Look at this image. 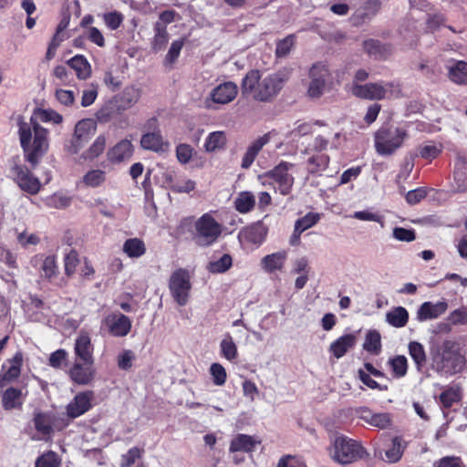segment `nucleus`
I'll return each mask as SVG.
<instances>
[{"mask_svg":"<svg viewBox=\"0 0 467 467\" xmlns=\"http://www.w3.org/2000/svg\"><path fill=\"white\" fill-rule=\"evenodd\" d=\"M287 254L285 251H279L264 256L261 260L262 268L267 273H273L281 270L286 260Z\"/></svg>","mask_w":467,"mask_h":467,"instance_id":"26","label":"nucleus"},{"mask_svg":"<svg viewBox=\"0 0 467 467\" xmlns=\"http://www.w3.org/2000/svg\"><path fill=\"white\" fill-rule=\"evenodd\" d=\"M95 131L96 123L92 119H86L78 121L75 126L74 136L68 151L72 154H77Z\"/></svg>","mask_w":467,"mask_h":467,"instance_id":"11","label":"nucleus"},{"mask_svg":"<svg viewBox=\"0 0 467 467\" xmlns=\"http://www.w3.org/2000/svg\"><path fill=\"white\" fill-rule=\"evenodd\" d=\"M237 92V85L232 81L220 84L212 89L210 98L205 101L206 108H211V102L217 104H228L235 99Z\"/></svg>","mask_w":467,"mask_h":467,"instance_id":"12","label":"nucleus"},{"mask_svg":"<svg viewBox=\"0 0 467 467\" xmlns=\"http://www.w3.org/2000/svg\"><path fill=\"white\" fill-rule=\"evenodd\" d=\"M295 45V37L289 35L276 43L275 56L278 58L285 57Z\"/></svg>","mask_w":467,"mask_h":467,"instance_id":"48","label":"nucleus"},{"mask_svg":"<svg viewBox=\"0 0 467 467\" xmlns=\"http://www.w3.org/2000/svg\"><path fill=\"white\" fill-rule=\"evenodd\" d=\"M34 424L36 430L43 436H49L53 431L51 419L46 413H36L34 416Z\"/></svg>","mask_w":467,"mask_h":467,"instance_id":"41","label":"nucleus"},{"mask_svg":"<svg viewBox=\"0 0 467 467\" xmlns=\"http://www.w3.org/2000/svg\"><path fill=\"white\" fill-rule=\"evenodd\" d=\"M363 48L370 57L379 60L387 59L392 53V47L389 44L373 38L365 40Z\"/></svg>","mask_w":467,"mask_h":467,"instance_id":"20","label":"nucleus"},{"mask_svg":"<svg viewBox=\"0 0 467 467\" xmlns=\"http://www.w3.org/2000/svg\"><path fill=\"white\" fill-rule=\"evenodd\" d=\"M2 403L6 410L21 408L24 403L22 390L14 387L6 389L2 397Z\"/></svg>","mask_w":467,"mask_h":467,"instance_id":"28","label":"nucleus"},{"mask_svg":"<svg viewBox=\"0 0 467 467\" xmlns=\"http://www.w3.org/2000/svg\"><path fill=\"white\" fill-rule=\"evenodd\" d=\"M409 137L407 130L390 124H383L375 133V149L382 156H388L400 149Z\"/></svg>","mask_w":467,"mask_h":467,"instance_id":"4","label":"nucleus"},{"mask_svg":"<svg viewBox=\"0 0 467 467\" xmlns=\"http://www.w3.org/2000/svg\"><path fill=\"white\" fill-rule=\"evenodd\" d=\"M221 355L227 360H234L237 357V347L230 334H225L220 343Z\"/></svg>","mask_w":467,"mask_h":467,"instance_id":"42","label":"nucleus"},{"mask_svg":"<svg viewBox=\"0 0 467 467\" xmlns=\"http://www.w3.org/2000/svg\"><path fill=\"white\" fill-rule=\"evenodd\" d=\"M259 443L254 437L247 434H237L231 441L229 451L231 452H252Z\"/></svg>","mask_w":467,"mask_h":467,"instance_id":"27","label":"nucleus"},{"mask_svg":"<svg viewBox=\"0 0 467 467\" xmlns=\"http://www.w3.org/2000/svg\"><path fill=\"white\" fill-rule=\"evenodd\" d=\"M79 263L78 254L76 250L71 249L64 258L65 274L71 276L75 272Z\"/></svg>","mask_w":467,"mask_h":467,"instance_id":"50","label":"nucleus"},{"mask_svg":"<svg viewBox=\"0 0 467 467\" xmlns=\"http://www.w3.org/2000/svg\"><path fill=\"white\" fill-rule=\"evenodd\" d=\"M370 420V425L379 429H387L391 424V416L387 412L375 413Z\"/></svg>","mask_w":467,"mask_h":467,"instance_id":"62","label":"nucleus"},{"mask_svg":"<svg viewBox=\"0 0 467 467\" xmlns=\"http://www.w3.org/2000/svg\"><path fill=\"white\" fill-rule=\"evenodd\" d=\"M352 94L362 99L382 100L391 98L395 93H400V85L394 81L370 82L366 84L353 83Z\"/></svg>","mask_w":467,"mask_h":467,"instance_id":"6","label":"nucleus"},{"mask_svg":"<svg viewBox=\"0 0 467 467\" xmlns=\"http://www.w3.org/2000/svg\"><path fill=\"white\" fill-rule=\"evenodd\" d=\"M153 30L154 36L151 40V48L154 52H159L165 48L169 42L170 35L167 31V26H162L161 24H154Z\"/></svg>","mask_w":467,"mask_h":467,"instance_id":"33","label":"nucleus"},{"mask_svg":"<svg viewBox=\"0 0 467 467\" xmlns=\"http://www.w3.org/2000/svg\"><path fill=\"white\" fill-rule=\"evenodd\" d=\"M106 180V173L101 170H91L83 177V182L91 188L100 186Z\"/></svg>","mask_w":467,"mask_h":467,"instance_id":"46","label":"nucleus"},{"mask_svg":"<svg viewBox=\"0 0 467 467\" xmlns=\"http://www.w3.org/2000/svg\"><path fill=\"white\" fill-rule=\"evenodd\" d=\"M67 65L75 70L79 79H87L91 74V67L83 55H76L67 60Z\"/></svg>","mask_w":467,"mask_h":467,"instance_id":"29","label":"nucleus"},{"mask_svg":"<svg viewBox=\"0 0 467 467\" xmlns=\"http://www.w3.org/2000/svg\"><path fill=\"white\" fill-rule=\"evenodd\" d=\"M356 344V337L352 334H346L333 341L329 351L337 358H342Z\"/></svg>","mask_w":467,"mask_h":467,"instance_id":"24","label":"nucleus"},{"mask_svg":"<svg viewBox=\"0 0 467 467\" xmlns=\"http://www.w3.org/2000/svg\"><path fill=\"white\" fill-rule=\"evenodd\" d=\"M460 399L459 391L452 388L442 391L440 395V401L444 408H451L454 403L458 402Z\"/></svg>","mask_w":467,"mask_h":467,"instance_id":"51","label":"nucleus"},{"mask_svg":"<svg viewBox=\"0 0 467 467\" xmlns=\"http://www.w3.org/2000/svg\"><path fill=\"white\" fill-rule=\"evenodd\" d=\"M311 81L308 87V95L311 98H319L324 91L327 77V69L321 65H314L309 70Z\"/></svg>","mask_w":467,"mask_h":467,"instance_id":"15","label":"nucleus"},{"mask_svg":"<svg viewBox=\"0 0 467 467\" xmlns=\"http://www.w3.org/2000/svg\"><path fill=\"white\" fill-rule=\"evenodd\" d=\"M140 456V450L139 448H130L127 453L122 455L121 467H131Z\"/></svg>","mask_w":467,"mask_h":467,"instance_id":"63","label":"nucleus"},{"mask_svg":"<svg viewBox=\"0 0 467 467\" xmlns=\"http://www.w3.org/2000/svg\"><path fill=\"white\" fill-rule=\"evenodd\" d=\"M133 146L129 140H122L111 148L108 152V158L111 162H120L131 157Z\"/></svg>","mask_w":467,"mask_h":467,"instance_id":"25","label":"nucleus"},{"mask_svg":"<svg viewBox=\"0 0 467 467\" xmlns=\"http://www.w3.org/2000/svg\"><path fill=\"white\" fill-rule=\"evenodd\" d=\"M92 397L93 394L90 391L81 392L76 395L74 400L67 406V416L75 419L89 410Z\"/></svg>","mask_w":467,"mask_h":467,"instance_id":"17","label":"nucleus"},{"mask_svg":"<svg viewBox=\"0 0 467 467\" xmlns=\"http://www.w3.org/2000/svg\"><path fill=\"white\" fill-rule=\"evenodd\" d=\"M93 363L76 361L70 369L71 379L79 385L88 384L94 377Z\"/></svg>","mask_w":467,"mask_h":467,"instance_id":"21","label":"nucleus"},{"mask_svg":"<svg viewBox=\"0 0 467 467\" xmlns=\"http://www.w3.org/2000/svg\"><path fill=\"white\" fill-rule=\"evenodd\" d=\"M329 163V157L326 154H317L310 157L307 161L308 171L317 173L325 171Z\"/></svg>","mask_w":467,"mask_h":467,"instance_id":"44","label":"nucleus"},{"mask_svg":"<svg viewBox=\"0 0 467 467\" xmlns=\"http://www.w3.org/2000/svg\"><path fill=\"white\" fill-rule=\"evenodd\" d=\"M286 80V74L282 71L261 78L259 70L252 69L243 78L241 90L257 101L268 102L278 95Z\"/></svg>","mask_w":467,"mask_h":467,"instance_id":"3","label":"nucleus"},{"mask_svg":"<svg viewBox=\"0 0 467 467\" xmlns=\"http://www.w3.org/2000/svg\"><path fill=\"white\" fill-rule=\"evenodd\" d=\"M448 308L446 301H439L437 303L424 302L420 305L417 311V319L420 322L429 319H434L445 313Z\"/></svg>","mask_w":467,"mask_h":467,"instance_id":"18","label":"nucleus"},{"mask_svg":"<svg viewBox=\"0 0 467 467\" xmlns=\"http://www.w3.org/2000/svg\"><path fill=\"white\" fill-rule=\"evenodd\" d=\"M441 152V148L434 143L426 144L419 148V155L423 159H435Z\"/></svg>","mask_w":467,"mask_h":467,"instance_id":"59","label":"nucleus"},{"mask_svg":"<svg viewBox=\"0 0 467 467\" xmlns=\"http://www.w3.org/2000/svg\"><path fill=\"white\" fill-rule=\"evenodd\" d=\"M22 364L23 353L21 351H17L12 358L7 359L6 362L3 364L2 372L0 373V388H4L6 383L19 377Z\"/></svg>","mask_w":467,"mask_h":467,"instance_id":"14","label":"nucleus"},{"mask_svg":"<svg viewBox=\"0 0 467 467\" xmlns=\"http://www.w3.org/2000/svg\"><path fill=\"white\" fill-rule=\"evenodd\" d=\"M232 265V256L224 254L219 259L211 261L207 265V270L212 274H223L229 270Z\"/></svg>","mask_w":467,"mask_h":467,"instance_id":"38","label":"nucleus"},{"mask_svg":"<svg viewBox=\"0 0 467 467\" xmlns=\"http://www.w3.org/2000/svg\"><path fill=\"white\" fill-rule=\"evenodd\" d=\"M62 116L57 111L47 109H37L30 119V123L19 122V140L24 150L25 160L34 169L39 163L42 157L48 149V131L40 126L37 120L42 122H62Z\"/></svg>","mask_w":467,"mask_h":467,"instance_id":"1","label":"nucleus"},{"mask_svg":"<svg viewBox=\"0 0 467 467\" xmlns=\"http://www.w3.org/2000/svg\"><path fill=\"white\" fill-rule=\"evenodd\" d=\"M123 15L118 11L105 13L103 20L110 30L118 29L123 22Z\"/></svg>","mask_w":467,"mask_h":467,"instance_id":"55","label":"nucleus"},{"mask_svg":"<svg viewBox=\"0 0 467 467\" xmlns=\"http://www.w3.org/2000/svg\"><path fill=\"white\" fill-rule=\"evenodd\" d=\"M10 172L14 181L21 190L30 194H36L40 190V182L31 171L21 163L20 158L15 156L10 160Z\"/></svg>","mask_w":467,"mask_h":467,"instance_id":"9","label":"nucleus"},{"mask_svg":"<svg viewBox=\"0 0 467 467\" xmlns=\"http://www.w3.org/2000/svg\"><path fill=\"white\" fill-rule=\"evenodd\" d=\"M452 187L458 192L467 191V157L462 154L455 161Z\"/></svg>","mask_w":467,"mask_h":467,"instance_id":"19","label":"nucleus"},{"mask_svg":"<svg viewBox=\"0 0 467 467\" xmlns=\"http://www.w3.org/2000/svg\"><path fill=\"white\" fill-rule=\"evenodd\" d=\"M222 231V225L210 213H204L195 222L193 241L199 246H210L218 240Z\"/></svg>","mask_w":467,"mask_h":467,"instance_id":"7","label":"nucleus"},{"mask_svg":"<svg viewBox=\"0 0 467 467\" xmlns=\"http://www.w3.org/2000/svg\"><path fill=\"white\" fill-rule=\"evenodd\" d=\"M123 252L130 258H139L146 253L145 244L139 238L127 239L123 244Z\"/></svg>","mask_w":467,"mask_h":467,"instance_id":"36","label":"nucleus"},{"mask_svg":"<svg viewBox=\"0 0 467 467\" xmlns=\"http://www.w3.org/2000/svg\"><path fill=\"white\" fill-rule=\"evenodd\" d=\"M75 354L81 362L93 363V346L88 333H80L75 341Z\"/></svg>","mask_w":467,"mask_h":467,"instance_id":"22","label":"nucleus"},{"mask_svg":"<svg viewBox=\"0 0 467 467\" xmlns=\"http://www.w3.org/2000/svg\"><path fill=\"white\" fill-rule=\"evenodd\" d=\"M121 115L118 106L112 99L107 101L96 113V118L100 123H107Z\"/></svg>","mask_w":467,"mask_h":467,"instance_id":"32","label":"nucleus"},{"mask_svg":"<svg viewBox=\"0 0 467 467\" xmlns=\"http://www.w3.org/2000/svg\"><path fill=\"white\" fill-rule=\"evenodd\" d=\"M393 237L401 242H412L416 239V234L413 229H406L403 227H395L393 229Z\"/></svg>","mask_w":467,"mask_h":467,"instance_id":"60","label":"nucleus"},{"mask_svg":"<svg viewBox=\"0 0 467 467\" xmlns=\"http://www.w3.org/2000/svg\"><path fill=\"white\" fill-rule=\"evenodd\" d=\"M434 467H464V464L458 456H444L435 462Z\"/></svg>","mask_w":467,"mask_h":467,"instance_id":"64","label":"nucleus"},{"mask_svg":"<svg viewBox=\"0 0 467 467\" xmlns=\"http://www.w3.org/2000/svg\"><path fill=\"white\" fill-rule=\"evenodd\" d=\"M363 348L368 352L379 354L381 350V337L380 334L376 330L368 332Z\"/></svg>","mask_w":467,"mask_h":467,"instance_id":"43","label":"nucleus"},{"mask_svg":"<svg viewBox=\"0 0 467 467\" xmlns=\"http://www.w3.org/2000/svg\"><path fill=\"white\" fill-rule=\"evenodd\" d=\"M270 140L271 132H268L259 137L251 143V145L247 148L246 152L244 153L242 160L241 166L243 169H248L251 167L260 150L263 149L265 145H266L270 141Z\"/></svg>","mask_w":467,"mask_h":467,"instance_id":"23","label":"nucleus"},{"mask_svg":"<svg viewBox=\"0 0 467 467\" xmlns=\"http://www.w3.org/2000/svg\"><path fill=\"white\" fill-rule=\"evenodd\" d=\"M41 270L46 278H52L57 273V265L55 255L47 256L42 264Z\"/></svg>","mask_w":467,"mask_h":467,"instance_id":"57","label":"nucleus"},{"mask_svg":"<svg viewBox=\"0 0 467 467\" xmlns=\"http://www.w3.org/2000/svg\"><path fill=\"white\" fill-rule=\"evenodd\" d=\"M403 449L401 447V440L399 437L392 439L391 446L389 448L385 454L389 462H396L402 456Z\"/></svg>","mask_w":467,"mask_h":467,"instance_id":"49","label":"nucleus"},{"mask_svg":"<svg viewBox=\"0 0 467 467\" xmlns=\"http://www.w3.org/2000/svg\"><path fill=\"white\" fill-rule=\"evenodd\" d=\"M448 321L453 326L467 324V306H462L453 310L448 317Z\"/></svg>","mask_w":467,"mask_h":467,"instance_id":"54","label":"nucleus"},{"mask_svg":"<svg viewBox=\"0 0 467 467\" xmlns=\"http://www.w3.org/2000/svg\"><path fill=\"white\" fill-rule=\"evenodd\" d=\"M234 208L240 213H247L251 212L255 206V197L253 192L244 191L238 193L234 202Z\"/></svg>","mask_w":467,"mask_h":467,"instance_id":"30","label":"nucleus"},{"mask_svg":"<svg viewBox=\"0 0 467 467\" xmlns=\"http://www.w3.org/2000/svg\"><path fill=\"white\" fill-rule=\"evenodd\" d=\"M140 145L144 150L156 153L165 152L169 149V142L164 140L161 130L146 131L140 138Z\"/></svg>","mask_w":467,"mask_h":467,"instance_id":"16","label":"nucleus"},{"mask_svg":"<svg viewBox=\"0 0 467 467\" xmlns=\"http://www.w3.org/2000/svg\"><path fill=\"white\" fill-rule=\"evenodd\" d=\"M449 78L456 84L467 85V63L458 61L449 68Z\"/></svg>","mask_w":467,"mask_h":467,"instance_id":"37","label":"nucleus"},{"mask_svg":"<svg viewBox=\"0 0 467 467\" xmlns=\"http://www.w3.org/2000/svg\"><path fill=\"white\" fill-rule=\"evenodd\" d=\"M409 354L413 359L416 368L420 371L426 365L427 358L424 347L422 344L417 341H411L408 346Z\"/></svg>","mask_w":467,"mask_h":467,"instance_id":"34","label":"nucleus"},{"mask_svg":"<svg viewBox=\"0 0 467 467\" xmlns=\"http://www.w3.org/2000/svg\"><path fill=\"white\" fill-rule=\"evenodd\" d=\"M432 369L441 377H451L462 373L466 368V358L462 353L460 343L447 338L432 343L430 348Z\"/></svg>","mask_w":467,"mask_h":467,"instance_id":"2","label":"nucleus"},{"mask_svg":"<svg viewBox=\"0 0 467 467\" xmlns=\"http://www.w3.org/2000/svg\"><path fill=\"white\" fill-rule=\"evenodd\" d=\"M293 166L292 163L281 161L262 176L264 183L272 184L282 195L289 194L294 185V177L289 173Z\"/></svg>","mask_w":467,"mask_h":467,"instance_id":"8","label":"nucleus"},{"mask_svg":"<svg viewBox=\"0 0 467 467\" xmlns=\"http://www.w3.org/2000/svg\"><path fill=\"white\" fill-rule=\"evenodd\" d=\"M104 324L109 333L117 337L127 336L131 329V320L121 313H112L107 316Z\"/></svg>","mask_w":467,"mask_h":467,"instance_id":"13","label":"nucleus"},{"mask_svg":"<svg viewBox=\"0 0 467 467\" xmlns=\"http://www.w3.org/2000/svg\"><path fill=\"white\" fill-rule=\"evenodd\" d=\"M389 366L395 378H402L407 374L408 360L405 356H396L389 359Z\"/></svg>","mask_w":467,"mask_h":467,"instance_id":"45","label":"nucleus"},{"mask_svg":"<svg viewBox=\"0 0 467 467\" xmlns=\"http://www.w3.org/2000/svg\"><path fill=\"white\" fill-rule=\"evenodd\" d=\"M183 45H184L183 39H177V40L172 41V43L169 48V51L165 57L164 63L166 65L173 64L177 60V58L179 57L181 51L183 47Z\"/></svg>","mask_w":467,"mask_h":467,"instance_id":"53","label":"nucleus"},{"mask_svg":"<svg viewBox=\"0 0 467 467\" xmlns=\"http://www.w3.org/2000/svg\"><path fill=\"white\" fill-rule=\"evenodd\" d=\"M106 147V138L104 135H99L91 144L87 151L83 153V157L85 159H95L99 157L105 150Z\"/></svg>","mask_w":467,"mask_h":467,"instance_id":"47","label":"nucleus"},{"mask_svg":"<svg viewBox=\"0 0 467 467\" xmlns=\"http://www.w3.org/2000/svg\"><path fill=\"white\" fill-rule=\"evenodd\" d=\"M409 320V313L403 306H397L386 314V321L394 327H403Z\"/></svg>","mask_w":467,"mask_h":467,"instance_id":"31","label":"nucleus"},{"mask_svg":"<svg viewBox=\"0 0 467 467\" xmlns=\"http://www.w3.org/2000/svg\"><path fill=\"white\" fill-rule=\"evenodd\" d=\"M58 465L59 461L53 451L41 455L36 461V467H58Z\"/></svg>","mask_w":467,"mask_h":467,"instance_id":"58","label":"nucleus"},{"mask_svg":"<svg viewBox=\"0 0 467 467\" xmlns=\"http://www.w3.org/2000/svg\"><path fill=\"white\" fill-rule=\"evenodd\" d=\"M116 105L118 106L120 113L122 114L127 109H130L138 101L137 96L131 90H125L122 94L113 98Z\"/></svg>","mask_w":467,"mask_h":467,"instance_id":"39","label":"nucleus"},{"mask_svg":"<svg viewBox=\"0 0 467 467\" xmlns=\"http://www.w3.org/2000/svg\"><path fill=\"white\" fill-rule=\"evenodd\" d=\"M368 456L366 449L358 441L344 435L336 437L332 457L337 462L347 465Z\"/></svg>","mask_w":467,"mask_h":467,"instance_id":"5","label":"nucleus"},{"mask_svg":"<svg viewBox=\"0 0 467 467\" xmlns=\"http://www.w3.org/2000/svg\"><path fill=\"white\" fill-rule=\"evenodd\" d=\"M169 289L174 301L181 306L188 303L192 289L191 276L188 270L179 268L175 270L169 280Z\"/></svg>","mask_w":467,"mask_h":467,"instance_id":"10","label":"nucleus"},{"mask_svg":"<svg viewBox=\"0 0 467 467\" xmlns=\"http://www.w3.org/2000/svg\"><path fill=\"white\" fill-rule=\"evenodd\" d=\"M210 373L213 377V382L216 386H223L227 378L225 368L219 363H213L210 367Z\"/></svg>","mask_w":467,"mask_h":467,"instance_id":"52","label":"nucleus"},{"mask_svg":"<svg viewBox=\"0 0 467 467\" xmlns=\"http://www.w3.org/2000/svg\"><path fill=\"white\" fill-rule=\"evenodd\" d=\"M192 156V148L189 144L182 143L176 147V157L182 164L190 161Z\"/></svg>","mask_w":467,"mask_h":467,"instance_id":"61","label":"nucleus"},{"mask_svg":"<svg viewBox=\"0 0 467 467\" xmlns=\"http://www.w3.org/2000/svg\"><path fill=\"white\" fill-rule=\"evenodd\" d=\"M267 231L264 223L259 221L246 229L245 238L253 244H261L267 234Z\"/></svg>","mask_w":467,"mask_h":467,"instance_id":"35","label":"nucleus"},{"mask_svg":"<svg viewBox=\"0 0 467 467\" xmlns=\"http://www.w3.org/2000/svg\"><path fill=\"white\" fill-rule=\"evenodd\" d=\"M319 220V215L313 213H308L304 217L299 218L296 221L295 227L304 232L313 225H315Z\"/></svg>","mask_w":467,"mask_h":467,"instance_id":"56","label":"nucleus"},{"mask_svg":"<svg viewBox=\"0 0 467 467\" xmlns=\"http://www.w3.org/2000/svg\"><path fill=\"white\" fill-rule=\"evenodd\" d=\"M226 138L223 131L211 132L205 140L204 148L206 151L213 152L224 147Z\"/></svg>","mask_w":467,"mask_h":467,"instance_id":"40","label":"nucleus"}]
</instances>
